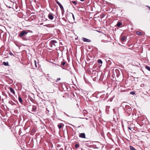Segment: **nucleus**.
I'll return each instance as SVG.
<instances>
[{
  "label": "nucleus",
  "instance_id": "f257e3e1",
  "mask_svg": "<svg viewBox=\"0 0 150 150\" xmlns=\"http://www.w3.org/2000/svg\"><path fill=\"white\" fill-rule=\"evenodd\" d=\"M57 43V42L55 40H53L51 41L50 45L52 47H54L56 46V44Z\"/></svg>",
  "mask_w": 150,
  "mask_h": 150
},
{
  "label": "nucleus",
  "instance_id": "f03ea898",
  "mask_svg": "<svg viewBox=\"0 0 150 150\" xmlns=\"http://www.w3.org/2000/svg\"><path fill=\"white\" fill-rule=\"evenodd\" d=\"M27 33L25 30H23L22 31L19 35V36L20 37H22L24 35H26L27 34Z\"/></svg>",
  "mask_w": 150,
  "mask_h": 150
},
{
  "label": "nucleus",
  "instance_id": "7ed1b4c3",
  "mask_svg": "<svg viewBox=\"0 0 150 150\" xmlns=\"http://www.w3.org/2000/svg\"><path fill=\"white\" fill-rule=\"evenodd\" d=\"M56 2L58 5L59 6L61 10L62 11L64 10V8L62 6L61 4L57 0H56Z\"/></svg>",
  "mask_w": 150,
  "mask_h": 150
},
{
  "label": "nucleus",
  "instance_id": "20e7f679",
  "mask_svg": "<svg viewBox=\"0 0 150 150\" xmlns=\"http://www.w3.org/2000/svg\"><path fill=\"white\" fill-rule=\"evenodd\" d=\"M48 18L49 19L51 20H52L54 18V17L51 13H50L48 16Z\"/></svg>",
  "mask_w": 150,
  "mask_h": 150
},
{
  "label": "nucleus",
  "instance_id": "39448f33",
  "mask_svg": "<svg viewBox=\"0 0 150 150\" xmlns=\"http://www.w3.org/2000/svg\"><path fill=\"white\" fill-rule=\"evenodd\" d=\"M82 40L84 42H91L90 40L85 38H82Z\"/></svg>",
  "mask_w": 150,
  "mask_h": 150
},
{
  "label": "nucleus",
  "instance_id": "423d86ee",
  "mask_svg": "<svg viewBox=\"0 0 150 150\" xmlns=\"http://www.w3.org/2000/svg\"><path fill=\"white\" fill-rule=\"evenodd\" d=\"M80 137L85 138H86L85 134L84 133H82L80 134L79 135Z\"/></svg>",
  "mask_w": 150,
  "mask_h": 150
},
{
  "label": "nucleus",
  "instance_id": "0eeeda50",
  "mask_svg": "<svg viewBox=\"0 0 150 150\" xmlns=\"http://www.w3.org/2000/svg\"><path fill=\"white\" fill-rule=\"evenodd\" d=\"M10 91L13 94L15 95V92L13 88H10Z\"/></svg>",
  "mask_w": 150,
  "mask_h": 150
},
{
  "label": "nucleus",
  "instance_id": "6e6552de",
  "mask_svg": "<svg viewBox=\"0 0 150 150\" xmlns=\"http://www.w3.org/2000/svg\"><path fill=\"white\" fill-rule=\"evenodd\" d=\"M63 126V124H59L58 125V127L59 129H60Z\"/></svg>",
  "mask_w": 150,
  "mask_h": 150
},
{
  "label": "nucleus",
  "instance_id": "1a4fd4ad",
  "mask_svg": "<svg viewBox=\"0 0 150 150\" xmlns=\"http://www.w3.org/2000/svg\"><path fill=\"white\" fill-rule=\"evenodd\" d=\"M125 39V36H123L121 39V42H123Z\"/></svg>",
  "mask_w": 150,
  "mask_h": 150
},
{
  "label": "nucleus",
  "instance_id": "9d476101",
  "mask_svg": "<svg viewBox=\"0 0 150 150\" xmlns=\"http://www.w3.org/2000/svg\"><path fill=\"white\" fill-rule=\"evenodd\" d=\"M122 24V23L121 22H119L117 24V25L118 27H120L121 25Z\"/></svg>",
  "mask_w": 150,
  "mask_h": 150
},
{
  "label": "nucleus",
  "instance_id": "9b49d317",
  "mask_svg": "<svg viewBox=\"0 0 150 150\" xmlns=\"http://www.w3.org/2000/svg\"><path fill=\"white\" fill-rule=\"evenodd\" d=\"M18 100H19V101L21 103L22 102V99L21 97L20 96H19L18 97Z\"/></svg>",
  "mask_w": 150,
  "mask_h": 150
},
{
  "label": "nucleus",
  "instance_id": "f8f14e48",
  "mask_svg": "<svg viewBox=\"0 0 150 150\" xmlns=\"http://www.w3.org/2000/svg\"><path fill=\"white\" fill-rule=\"evenodd\" d=\"M3 64L4 65L6 66L8 65V62H4Z\"/></svg>",
  "mask_w": 150,
  "mask_h": 150
},
{
  "label": "nucleus",
  "instance_id": "ddd939ff",
  "mask_svg": "<svg viewBox=\"0 0 150 150\" xmlns=\"http://www.w3.org/2000/svg\"><path fill=\"white\" fill-rule=\"evenodd\" d=\"M145 68L147 69L148 70L150 71V67L148 66H146L145 67Z\"/></svg>",
  "mask_w": 150,
  "mask_h": 150
},
{
  "label": "nucleus",
  "instance_id": "4468645a",
  "mask_svg": "<svg viewBox=\"0 0 150 150\" xmlns=\"http://www.w3.org/2000/svg\"><path fill=\"white\" fill-rule=\"evenodd\" d=\"M137 34L138 35H142V33L140 32H139V31H137Z\"/></svg>",
  "mask_w": 150,
  "mask_h": 150
},
{
  "label": "nucleus",
  "instance_id": "2eb2a0df",
  "mask_svg": "<svg viewBox=\"0 0 150 150\" xmlns=\"http://www.w3.org/2000/svg\"><path fill=\"white\" fill-rule=\"evenodd\" d=\"M130 148L131 150H136L134 147L132 146H130Z\"/></svg>",
  "mask_w": 150,
  "mask_h": 150
},
{
  "label": "nucleus",
  "instance_id": "dca6fc26",
  "mask_svg": "<svg viewBox=\"0 0 150 150\" xmlns=\"http://www.w3.org/2000/svg\"><path fill=\"white\" fill-rule=\"evenodd\" d=\"M98 63H100L101 64L102 63V62L101 59H99L98 60Z\"/></svg>",
  "mask_w": 150,
  "mask_h": 150
},
{
  "label": "nucleus",
  "instance_id": "f3484780",
  "mask_svg": "<svg viewBox=\"0 0 150 150\" xmlns=\"http://www.w3.org/2000/svg\"><path fill=\"white\" fill-rule=\"evenodd\" d=\"M79 147V145L78 144H76L75 145V147L76 148H78Z\"/></svg>",
  "mask_w": 150,
  "mask_h": 150
},
{
  "label": "nucleus",
  "instance_id": "a211bd4d",
  "mask_svg": "<svg viewBox=\"0 0 150 150\" xmlns=\"http://www.w3.org/2000/svg\"><path fill=\"white\" fill-rule=\"evenodd\" d=\"M72 2L75 5H76V2L75 1H72Z\"/></svg>",
  "mask_w": 150,
  "mask_h": 150
},
{
  "label": "nucleus",
  "instance_id": "6ab92c4d",
  "mask_svg": "<svg viewBox=\"0 0 150 150\" xmlns=\"http://www.w3.org/2000/svg\"><path fill=\"white\" fill-rule=\"evenodd\" d=\"M65 64V62H63L62 63V65L63 66H64Z\"/></svg>",
  "mask_w": 150,
  "mask_h": 150
},
{
  "label": "nucleus",
  "instance_id": "aec40b11",
  "mask_svg": "<svg viewBox=\"0 0 150 150\" xmlns=\"http://www.w3.org/2000/svg\"><path fill=\"white\" fill-rule=\"evenodd\" d=\"M36 67H37L36 65V61L35 60L34 61Z\"/></svg>",
  "mask_w": 150,
  "mask_h": 150
},
{
  "label": "nucleus",
  "instance_id": "412c9836",
  "mask_svg": "<svg viewBox=\"0 0 150 150\" xmlns=\"http://www.w3.org/2000/svg\"><path fill=\"white\" fill-rule=\"evenodd\" d=\"M60 80V78H59L57 79L56 82H57L58 81Z\"/></svg>",
  "mask_w": 150,
  "mask_h": 150
},
{
  "label": "nucleus",
  "instance_id": "4be33fe9",
  "mask_svg": "<svg viewBox=\"0 0 150 150\" xmlns=\"http://www.w3.org/2000/svg\"><path fill=\"white\" fill-rule=\"evenodd\" d=\"M130 94H132V95H134V94H135V93L134 92H130Z\"/></svg>",
  "mask_w": 150,
  "mask_h": 150
},
{
  "label": "nucleus",
  "instance_id": "5701e85b",
  "mask_svg": "<svg viewBox=\"0 0 150 150\" xmlns=\"http://www.w3.org/2000/svg\"><path fill=\"white\" fill-rule=\"evenodd\" d=\"M33 111H35V110H36V108H33Z\"/></svg>",
  "mask_w": 150,
  "mask_h": 150
},
{
  "label": "nucleus",
  "instance_id": "b1692460",
  "mask_svg": "<svg viewBox=\"0 0 150 150\" xmlns=\"http://www.w3.org/2000/svg\"><path fill=\"white\" fill-rule=\"evenodd\" d=\"M72 16H73V19H74V17L73 14H72Z\"/></svg>",
  "mask_w": 150,
  "mask_h": 150
},
{
  "label": "nucleus",
  "instance_id": "393cba45",
  "mask_svg": "<svg viewBox=\"0 0 150 150\" xmlns=\"http://www.w3.org/2000/svg\"><path fill=\"white\" fill-rule=\"evenodd\" d=\"M84 0H80V1H84Z\"/></svg>",
  "mask_w": 150,
  "mask_h": 150
},
{
  "label": "nucleus",
  "instance_id": "a878e982",
  "mask_svg": "<svg viewBox=\"0 0 150 150\" xmlns=\"http://www.w3.org/2000/svg\"><path fill=\"white\" fill-rule=\"evenodd\" d=\"M128 128H129V129H130V128H129V127H128Z\"/></svg>",
  "mask_w": 150,
  "mask_h": 150
},
{
  "label": "nucleus",
  "instance_id": "bb28decb",
  "mask_svg": "<svg viewBox=\"0 0 150 150\" xmlns=\"http://www.w3.org/2000/svg\"><path fill=\"white\" fill-rule=\"evenodd\" d=\"M149 9H150V7H149Z\"/></svg>",
  "mask_w": 150,
  "mask_h": 150
}]
</instances>
